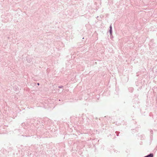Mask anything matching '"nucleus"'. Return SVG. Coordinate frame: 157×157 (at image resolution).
<instances>
[{
  "label": "nucleus",
  "instance_id": "1",
  "mask_svg": "<svg viewBox=\"0 0 157 157\" xmlns=\"http://www.w3.org/2000/svg\"><path fill=\"white\" fill-rule=\"evenodd\" d=\"M153 154H150L144 157H153Z\"/></svg>",
  "mask_w": 157,
  "mask_h": 157
},
{
  "label": "nucleus",
  "instance_id": "2",
  "mask_svg": "<svg viewBox=\"0 0 157 157\" xmlns=\"http://www.w3.org/2000/svg\"><path fill=\"white\" fill-rule=\"evenodd\" d=\"M111 32H112V29H110V33H111Z\"/></svg>",
  "mask_w": 157,
  "mask_h": 157
},
{
  "label": "nucleus",
  "instance_id": "3",
  "mask_svg": "<svg viewBox=\"0 0 157 157\" xmlns=\"http://www.w3.org/2000/svg\"><path fill=\"white\" fill-rule=\"evenodd\" d=\"M110 29H112V27L111 26H110Z\"/></svg>",
  "mask_w": 157,
  "mask_h": 157
},
{
  "label": "nucleus",
  "instance_id": "4",
  "mask_svg": "<svg viewBox=\"0 0 157 157\" xmlns=\"http://www.w3.org/2000/svg\"><path fill=\"white\" fill-rule=\"evenodd\" d=\"M37 84H38V85H39V83H38Z\"/></svg>",
  "mask_w": 157,
  "mask_h": 157
}]
</instances>
